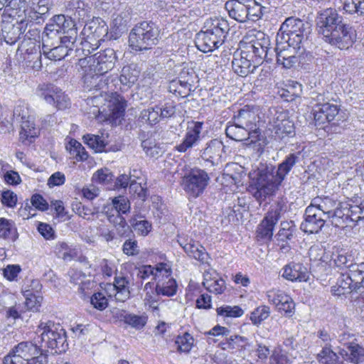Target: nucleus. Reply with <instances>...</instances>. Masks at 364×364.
<instances>
[{
  "label": "nucleus",
  "instance_id": "55",
  "mask_svg": "<svg viewBox=\"0 0 364 364\" xmlns=\"http://www.w3.org/2000/svg\"><path fill=\"white\" fill-rule=\"evenodd\" d=\"M68 274L70 277V282L75 284H79V291L82 293H85V289H88L87 285L90 284V282L86 283L82 281V279L85 277V274L80 271L74 269H70Z\"/></svg>",
  "mask_w": 364,
  "mask_h": 364
},
{
  "label": "nucleus",
  "instance_id": "29",
  "mask_svg": "<svg viewBox=\"0 0 364 364\" xmlns=\"http://www.w3.org/2000/svg\"><path fill=\"white\" fill-rule=\"evenodd\" d=\"M225 8L228 11L229 16L239 22L248 21V6L238 1H231L225 4Z\"/></svg>",
  "mask_w": 364,
  "mask_h": 364
},
{
  "label": "nucleus",
  "instance_id": "9",
  "mask_svg": "<svg viewBox=\"0 0 364 364\" xmlns=\"http://www.w3.org/2000/svg\"><path fill=\"white\" fill-rule=\"evenodd\" d=\"M318 33L325 39L336 28L339 29L343 23V18L333 8L323 9L318 13L316 19Z\"/></svg>",
  "mask_w": 364,
  "mask_h": 364
},
{
  "label": "nucleus",
  "instance_id": "50",
  "mask_svg": "<svg viewBox=\"0 0 364 364\" xmlns=\"http://www.w3.org/2000/svg\"><path fill=\"white\" fill-rule=\"evenodd\" d=\"M18 123L21 124V131L20 132L21 138L29 139L36 136V127L32 117H30L26 119H23L18 122Z\"/></svg>",
  "mask_w": 364,
  "mask_h": 364
},
{
  "label": "nucleus",
  "instance_id": "41",
  "mask_svg": "<svg viewBox=\"0 0 364 364\" xmlns=\"http://www.w3.org/2000/svg\"><path fill=\"white\" fill-rule=\"evenodd\" d=\"M159 111H160L159 106L145 109L141 112L139 119L142 123L156 124L160 121Z\"/></svg>",
  "mask_w": 364,
  "mask_h": 364
},
{
  "label": "nucleus",
  "instance_id": "46",
  "mask_svg": "<svg viewBox=\"0 0 364 364\" xmlns=\"http://www.w3.org/2000/svg\"><path fill=\"white\" fill-rule=\"evenodd\" d=\"M333 259L335 264L341 268H346L349 270L353 264L351 255H348L345 250H337L333 253Z\"/></svg>",
  "mask_w": 364,
  "mask_h": 364
},
{
  "label": "nucleus",
  "instance_id": "60",
  "mask_svg": "<svg viewBox=\"0 0 364 364\" xmlns=\"http://www.w3.org/2000/svg\"><path fill=\"white\" fill-rule=\"evenodd\" d=\"M16 228L13 221L4 218H0V237L9 238L13 233H15Z\"/></svg>",
  "mask_w": 364,
  "mask_h": 364
},
{
  "label": "nucleus",
  "instance_id": "21",
  "mask_svg": "<svg viewBox=\"0 0 364 364\" xmlns=\"http://www.w3.org/2000/svg\"><path fill=\"white\" fill-rule=\"evenodd\" d=\"M108 32L106 23L101 18L92 19L85 24L81 34L90 40L102 39Z\"/></svg>",
  "mask_w": 364,
  "mask_h": 364
},
{
  "label": "nucleus",
  "instance_id": "19",
  "mask_svg": "<svg viewBox=\"0 0 364 364\" xmlns=\"http://www.w3.org/2000/svg\"><path fill=\"white\" fill-rule=\"evenodd\" d=\"M225 146L218 139L210 141L205 148L200 151V156L208 161L212 166H218L221 161L222 154Z\"/></svg>",
  "mask_w": 364,
  "mask_h": 364
},
{
  "label": "nucleus",
  "instance_id": "14",
  "mask_svg": "<svg viewBox=\"0 0 364 364\" xmlns=\"http://www.w3.org/2000/svg\"><path fill=\"white\" fill-rule=\"evenodd\" d=\"M353 36L350 28L346 24L343 23L339 29L336 28L335 31L324 40L339 49L344 50L352 46L354 41Z\"/></svg>",
  "mask_w": 364,
  "mask_h": 364
},
{
  "label": "nucleus",
  "instance_id": "51",
  "mask_svg": "<svg viewBox=\"0 0 364 364\" xmlns=\"http://www.w3.org/2000/svg\"><path fill=\"white\" fill-rule=\"evenodd\" d=\"M338 294H346L350 293L353 289H355L358 287H355V284L346 273L342 274L340 278L338 279Z\"/></svg>",
  "mask_w": 364,
  "mask_h": 364
},
{
  "label": "nucleus",
  "instance_id": "26",
  "mask_svg": "<svg viewBox=\"0 0 364 364\" xmlns=\"http://www.w3.org/2000/svg\"><path fill=\"white\" fill-rule=\"evenodd\" d=\"M282 31L290 32L301 35L302 37H309L311 32V27L309 23L294 17L287 18L281 25Z\"/></svg>",
  "mask_w": 364,
  "mask_h": 364
},
{
  "label": "nucleus",
  "instance_id": "8",
  "mask_svg": "<svg viewBox=\"0 0 364 364\" xmlns=\"http://www.w3.org/2000/svg\"><path fill=\"white\" fill-rule=\"evenodd\" d=\"M210 178L201 169H193L182 179L183 190L191 197L197 198L203 193L208 184Z\"/></svg>",
  "mask_w": 364,
  "mask_h": 364
},
{
  "label": "nucleus",
  "instance_id": "17",
  "mask_svg": "<svg viewBox=\"0 0 364 364\" xmlns=\"http://www.w3.org/2000/svg\"><path fill=\"white\" fill-rule=\"evenodd\" d=\"M282 277L292 282H306L309 279L308 268L301 262H290L282 269Z\"/></svg>",
  "mask_w": 364,
  "mask_h": 364
},
{
  "label": "nucleus",
  "instance_id": "13",
  "mask_svg": "<svg viewBox=\"0 0 364 364\" xmlns=\"http://www.w3.org/2000/svg\"><path fill=\"white\" fill-rule=\"evenodd\" d=\"M203 123L202 122H188L186 132L181 144L176 146V149L181 153L196 146L200 139V134Z\"/></svg>",
  "mask_w": 364,
  "mask_h": 364
},
{
  "label": "nucleus",
  "instance_id": "34",
  "mask_svg": "<svg viewBox=\"0 0 364 364\" xmlns=\"http://www.w3.org/2000/svg\"><path fill=\"white\" fill-rule=\"evenodd\" d=\"M129 282L122 276L115 277L114 286L116 290L115 299L117 301L124 302L130 296L129 287Z\"/></svg>",
  "mask_w": 364,
  "mask_h": 364
},
{
  "label": "nucleus",
  "instance_id": "30",
  "mask_svg": "<svg viewBox=\"0 0 364 364\" xmlns=\"http://www.w3.org/2000/svg\"><path fill=\"white\" fill-rule=\"evenodd\" d=\"M38 344L39 343L34 344L30 341L21 342L12 348V353H17L23 359L28 360L40 353L41 348Z\"/></svg>",
  "mask_w": 364,
  "mask_h": 364
},
{
  "label": "nucleus",
  "instance_id": "22",
  "mask_svg": "<svg viewBox=\"0 0 364 364\" xmlns=\"http://www.w3.org/2000/svg\"><path fill=\"white\" fill-rule=\"evenodd\" d=\"M343 202H341L342 203ZM341 203L337 205L336 200L329 198L328 196L321 198L316 197L312 199L310 206L315 208L318 211L323 213V216L327 219H331V223L333 224V217L336 211L340 208Z\"/></svg>",
  "mask_w": 364,
  "mask_h": 364
},
{
  "label": "nucleus",
  "instance_id": "24",
  "mask_svg": "<svg viewBox=\"0 0 364 364\" xmlns=\"http://www.w3.org/2000/svg\"><path fill=\"white\" fill-rule=\"evenodd\" d=\"M269 41L263 40V42L255 41L252 44L247 46V50L250 53V58L252 59L254 67H258L264 60L267 61L271 60L268 58L269 48H268Z\"/></svg>",
  "mask_w": 364,
  "mask_h": 364
},
{
  "label": "nucleus",
  "instance_id": "39",
  "mask_svg": "<svg viewBox=\"0 0 364 364\" xmlns=\"http://www.w3.org/2000/svg\"><path fill=\"white\" fill-rule=\"evenodd\" d=\"M23 296L25 297L24 308L26 311H38L43 297L40 294H36L32 292L30 289H25L23 291Z\"/></svg>",
  "mask_w": 364,
  "mask_h": 364
},
{
  "label": "nucleus",
  "instance_id": "44",
  "mask_svg": "<svg viewBox=\"0 0 364 364\" xmlns=\"http://www.w3.org/2000/svg\"><path fill=\"white\" fill-rule=\"evenodd\" d=\"M27 7L26 0H9L6 4V11H10L9 16L22 17L25 14Z\"/></svg>",
  "mask_w": 364,
  "mask_h": 364
},
{
  "label": "nucleus",
  "instance_id": "4",
  "mask_svg": "<svg viewBox=\"0 0 364 364\" xmlns=\"http://www.w3.org/2000/svg\"><path fill=\"white\" fill-rule=\"evenodd\" d=\"M160 31L152 21H142L134 26L129 35V46L136 51L151 49L159 40Z\"/></svg>",
  "mask_w": 364,
  "mask_h": 364
},
{
  "label": "nucleus",
  "instance_id": "6",
  "mask_svg": "<svg viewBox=\"0 0 364 364\" xmlns=\"http://www.w3.org/2000/svg\"><path fill=\"white\" fill-rule=\"evenodd\" d=\"M361 220H364V202L360 205L343 202L333 217V225L343 229Z\"/></svg>",
  "mask_w": 364,
  "mask_h": 364
},
{
  "label": "nucleus",
  "instance_id": "57",
  "mask_svg": "<svg viewBox=\"0 0 364 364\" xmlns=\"http://www.w3.org/2000/svg\"><path fill=\"white\" fill-rule=\"evenodd\" d=\"M12 127V117L10 111L0 105V132H9Z\"/></svg>",
  "mask_w": 364,
  "mask_h": 364
},
{
  "label": "nucleus",
  "instance_id": "62",
  "mask_svg": "<svg viewBox=\"0 0 364 364\" xmlns=\"http://www.w3.org/2000/svg\"><path fill=\"white\" fill-rule=\"evenodd\" d=\"M144 291L145 292L144 301L149 303L151 306L157 301V296L160 295L156 291V284L154 285L152 282H147L144 287Z\"/></svg>",
  "mask_w": 364,
  "mask_h": 364
},
{
  "label": "nucleus",
  "instance_id": "59",
  "mask_svg": "<svg viewBox=\"0 0 364 364\" xmlns=\"http://www.w3.org/2000/svg\"><path fill=\"white\" fill-rule=\"evenodd\" d=\"M217 313L223 316L237 318L242 316L244 311L238 306H225L218 308Z\"/></svg>",
  "mask_w": 364,
  "mask_h": 364
},
{
  "label": "nucleus",
  "instance_id": "49",
  "mask_svg": "<svg viewBox=\"0 0 364 364\" xmlns=\"http://www.w3.org/2000/svg\"><path fill=\"white\" fill-rule=\"evenodd\" d=\"M355 284V287L361 284L364 287V262L353 263L347 273Z\"/></svg>",
  "mask_w": 364,
  "mask_h": 364
},
{
  "label": "nucleus",
  "instance_id": "45",
  "mask_svg": "<svg viewBox=\"0 0 364 364\" xmlns=\"http://www.w3.org/2000/svg\"><path fill=\"white\" fill-rule=\"evenodd\" d=\"M316 101H318L323 112H325L326 117L328 122L333 121L336 116L338 114L339 108L337 105L330 103L328 102H325L323 96L318 95L316 97Z\"/></svg>",
  "mask_w": 364,
  "mask_h": 364
},
{
  "label": "nucleus",
  "instance_id": "32",
  "mask_svg": "<svg viewBox=\"0 0 364 364\" xmlns=\"http://www.w3.org/2000/svg\"><path fill=\"white\" fill-rule=\"evenodd\" d=\"M299 161V156L296 154H290L284 160L278 165L277 170L274 172L276 176L282 182L291 171L294 166Z\"/></svg>",
  "mask_w": 364,
  "mask_h": 364
},
{
  "label": "nucleus",
  "instance_id": "48",
  "mask_svg": "<svg viewBox=\"0 0 364 364\" xmlns=\"http://www.w3.org/2000/svg\"><path fill=\"white\" fill-rule=\"evenodd\" d=\"M318 359L321 364H340L338 355L330 346H323L322 350L318 354Z\"/></svg>",
  "mask_w": 364,
  "mask_h": 364
},
{
  "label": "nucleus",
  "instance_id": "52",
  "mask_svg": "<svg viewBox=\"0 0 364 364\" xmlns=\"http://www.w3.org/2000/svg\"><path fill=\"white\" fill-rule=\"evenodd\" d=\"M194 339L188 333H185L183 336H178L176 341L177 350L179 352L188 353L193 345Z\"/></svg>",
  "mask_w": 364,
  "mask_h": 364
},
{
  "label": "nucleus",
  "instance_id": "20",
  "mask_svg": "<svg viewBox=\"0 0 364 364\" xmlns=\"http://www.w3.org/2000/svg\"><path fill=\"white\" fill-rule=\"evenodd\" d=\"M156 291L158 294L165 296H172L176 294L178 285L171 277V269L166 265V273L161 274L156 280Z\"/></svg>",
  "mask_w": 364,
  "mask_h": 364
},
{
  "label": "nucleus",
  "instance_id": "43",
  "mask_svg": "<svg viewBox=\"0 0 364 364\" xmlns=\"http://www.w3.org/2000/svg\"><path fill=\"white\" fill-rule=\"evenodd\" d=\"M341 6L338 9L343 13L348 14H357L358 16H363V6L355 0H340Z\"/></svg>",
  "mask_w": 364,
  "mask_h": 364
},
{
  "label": "nucleus",
  "instance_id": "61",
  "mask_svg": "<svg viewBox=\"0 0 364 364\" xmlns=\"http://www.w3.org/2000/svg\"><path fill=\"white\" fill-rule=\"evenodd\" d=\"M146 317L135 314H127L124 321L126 323L136 329L142 328L146 323Z\"/></svg>",
  "mask_w": 364,
  "mask_h": 364
},
{
  "label": "nucleus",
  "instance_id": "38",
  "mask_svg": "<svg viewBox=\"0 0 364 364\" xmlns=\"http://www.w3.org/2000/svg\"><path fill=\"white\" fill-rule=\"evenodd\" d=\"M71 6L75 10L74 16L79 21L86 22L91 18V7L82 0H73Z\"/></svg>",
  "mask_w": 364,
  "mask_h": 364
},
{
  "label": "nucleus",
  "instance_id": "40",
  "mask_svg": "<svg viewBox=\"0 0 364 364\" xmlns=\"http://www.w3.org/2000/svg\"><path fill=\"white\" fill-rule=\"evenodd\" d=\"M1 31L4 41L10 45L15 43L22 33L21 27L11 23H6Z\"/></svg>",
  "mask_w": 364,
  "mask_h": 364
},
{
  "label": "nucleus",
  "instance_id": "28",
  "mask_svg": "<svg viewBox=\"0 0 364 364\" xmlns=\"http://www.w3.org/2000/svg\"><path fill=\"white\" fill-rule=\"evenodd\" d=\"M309 37L295 33L292 31L284 32L282 28H279L277 35V42L279 45L287 44L288 47L294 48H301V45L308 40Z\"/></svg>",
  "mask_w": 364,
  "mask_h": 364
},
{
  "label": "nucleus",
  "instance_id": "53",
  "mask_svg": "<svg viewBox=\"0 0 364 364\" xmlns=\"http://www.w3.org/2000/svg\"><path fill=\"white\" fill-rule=\"evenodd\" d=\"M282 228L276 235L277 240L278 241H287L291 240L296 230L295 225L289 223H282Z\"/></svg>",
  "mask_w": 364,
  "mask_h": 364
},
{
  "label": "nucleus",
  "instance_id": "1",
  "mask_svg": "<svg viewBox=\"0 0 364 364\" xmlns=\"http://www.w3.org/2000/svg\"><path fill=\"white\" fill-rule=\"evenodd\" d=\"M35 342L40 344L41 350H51L54 353H65L68 348L67 335L63 327L53 321H41L36 331Z\"/></svg>",
  "mask_w": 364,
  "mask_h": 364
},
{
  "label": "nucleus",
  "instance_id": "54",
  "mask_svg": "<svg viewBox=\"0 0 364 364\" xmlns=\"http://www.w3.org/2000/svg\"><path fill=\"white\" fill-rule=\"evenodd\" d=\"M308 254L311 261H321L327 263L329 259V255H326L325 249L319 245L311 246L309 250Z\"/></svg>",
  "mask_w": 364,
  "mask_h": 364
},
{
  "label": "nucleus",
  "instance_id": "5",
  "mask_svg": "<svg viewBox=\"0 0 364 364\" xmlns=\"http://www.w3.org/2000/svg\"><path fill=\"white\" fill-rule=\"evenodd\" d=\"M90 58V70L95 73V75L91 77V82L93 81L96 83L92 86L96 90L103 89L107 85L105 80L103 81V75L114 67L117 59L115 51L112 48H106Z\"/></svg>",
  "mask_w": 364,
  "mask_h": 364
},
{
  "label": "nucleus",
  "instance_id": "11",
  "mask_svg": "<svg viewBox=\"0 0 364 364\" xmlns=\"http://www.w3.org/2000/svg\"><path fill=\"white\" fill-rule=\"evenodd\" d=\"M268 301L274 304L279 312H284L288 317L294 314L295 304L293 299L284 291L271 289L267 292Z\"/></svg>",
  "mask_w": 364,
  "mask_h": 364
},
{
  "label": "nucleus",
  "instance_id": "47",
  "mask_svg": "<svg viewBox=\"0 0 364 364\" xmlns=\"http://www.w3.org/2000/svg\"><path fill=\"white\" fill-rule=\"evenodd\" d=\"M63 36L60 37V44L72 50L77 38V31L75 26H72L62 32Z\"/></svg>",
  "mask_w": 364,
  "mask_h": 364
},
{
  "label": "nucleus",
  "instance_id": "18",
  "mask_svg": "<svg viewBox=\"0 0 364 364\" xmlns=\"http://www.w3.org/2000/svg\"><path fill=\"white\" fill-rule=\"evenodd\" d=\"M232 67L234 72L241 77L247 76L257 68L254 67L250 53L245 50H242L240 55H234Z\"/></svg>",
  "mask_w": 364,
  "mask_h": 364
},
{
  "label": "nucleus",
  "instance_id": "31",
  "mask_svg": "<svg viewBox=\"0 0 364 364\" xmlns=\"http://www.w3.org/2000/svg\"><path fill=\"white\" fill-rule=\"evenodd\" d=\"M225 134L228 138L236 141L255 139V134H250V132H248L247 129L240 127V126H237L235 122L233 124L227 126Z\"/></svg>",
  "mask_w": 364,
  "mask_h": 364
},
{
  "label": "nucleus",
  "instance_id": "2",
  "mask_svg": "<svg viewBox=\"0 0 364 364\" xmlns=\"http://www.w3.org/2000/svg\"><path fill=\"white\" fill-rule=\"evenodd\" d=\"M204 28L205 30L198 33L196 38V47L203 53L211 52L222 46L230 30L228 21L222 18L208 20Z\"/></svg>",
  "mask_w": 364,
  "mask_h": 364
},
{
  "label": "nucleus",
  "instance_id": "3",
  "mask_svg": "<svg viewBox=\"0 0 364 364\" xmlns=\"http://www.w3.org/2000/svg\"><path fill=\"white\" fill-rule=\"evenodd\" d=\"M282 183L274 174L273 166H262L258 168L256 176L252 180V196L261 203L267 198L274 197Z\"/></svg>",
  "mask_w": 364,
  "mask_h": 364
},
{
  "label": "nucleus",
  "instance_id": "36",
  "mask_svg": "<svg viewBox=\"0 0 364 364\" xmlns=\"http://www.w3.org/2000/svg\"><path fill=\"white\" fill-rule=\"evenodd\" d=\"M165 264H159L156 267L151 265H144L138 269L137 277L141 280H145L149 277L153 276L155 281L161 277V274L166 273Z\"/></svg>",
  "mask_w": 364,
  "mask_h": 364
},
{
  "label": "nucleus",
  "instance_id": "63",
  "mask_svg": "<svg viewBox=\"0 0 364 364\" xmlns=\"http://www.w3.org/2000/svg\"><path fill=\"white\" fill-rule=\"evenodd\" d=\"M93 180L99 183L107 185L114 180V176L108 168H104L95 172Z\"/></svg>",
  "mask_w": 364,
  "mask_h": 364
},
{
  "label": "nucleus",
  "instance_id": "42",
  "mask_svg": "<svg viewBox=\"0 0 364 364\" xmlns=\"http://www.w3.org/2000/svg\"><path fill=\"white\" fill-rule=\"evenodd\" d=\"M83 140L84 142L95 150V152L107 151L106 149L107 143L105 141L102 136L87 134L83 136Z\"/></svg>",
  "mask_w": 364,
  "mask_h": 364
},
{
  "label": "nucleus",
  "instance_id": "58",
  "mask_svg": "<svg viewBox=\"0 0 364 364\" xmlns=\"http://www.w3.org/2000/svg\"><path fill=\"white\" fill-rule=\"evenodd\" d=\"M299 50V48L288 47L287 44L279 45L277 42V47L274 48L276 56L282 58V60H284V58H297L296 54L297 50Z\"/></svg>",
  "mask_w": 364,
  "mask_h": 364
},
{
  "label": "nucleus",
  "instance_id": "27",
  "mask_svg": "<svg viewBox=\"0 0 364 364\" xmlns=\"http://www.w3.org/2000/svg\"><path fill=\"white\" fill-rule=\"evenodd\" d=\"M139 74L140 70L136 65L130 64L124 66L119 77V81L121 84L120 90L122 91H127L133 86L138 80Z\"/></svg>",
  "mask_w": 364,
  "mask_h": 364
},
{
  "label": "nucleus",
  "instance_id": "15",
  "mask_svg": "<svg viewBox=\"0 0 364 364\" xmlns=\"http://www.w3.org/2000/svg\"><path fill=\"white\" fill-rule=\"evenodd\" d=\"M193 71L191 73L188 69H183L180 73L179 80H172L169 84V90L174 94H178L181 97H186L191 94Z\"/></svg>",
  "mask_w": 364,
  "mask_h": 364
},
{
  "label": "nucleus",
  "instance_id": "12",
  "mask_svg": "<svg viewBox=\"0 0 364 364\" xmlns=\"http://www.w3.org/2000/svg\"><path fill=\"white\" fill-rule=\"evenodd\" d=\"M322 212L309 205L305 210L304 221L301 224V229L309 234L319 232L324 226L326 218Z\"/></svg>",
  "mask_w": 364,
  "mask_h": 364
},
{
  "label": "nucleus",
  "instance_id": "25",
  "mask_svg": "<svg viewBox=\"0 0 364 364\" xmlns=\"http://www.w3.org/2000/svg\"><path fill=\"white\" fill-rule=\"evenodd\" d=\"M178 244L183 249L185 252L190 257L201 262H204L208 253L203 246L193 239H179Z\"/></svg>",
  "mask_w": 364,
  "mask_h": 364
},
{
  "label": "nucleus",
  "instance_id": "35",
  "mask_svg": "<svg viewBox=\"0 0 364 364\" xmlns=\"http://www.w3.org/2000/svg\"><path fill=\"white\" fill-rule=\"evenodd\" d=\"M348 349V360L354 364H364V348L354 342L343 343Z\"/></svg>",
  "mask_w": 364,
  "mask_h": 364
},
{
  "label": "nucleus",
  "instance_id": "56",
  "mask_svg": "<svg viewBox=\"0 0 364 364\" xmlns=\"http://www.w3.org/2000/svg\"><path fill=\"white\" fill-rule=\"evenodd\" d=\"M270 309L267 306L257 307L250 316V320L254 324L258 325L269 316Z\"/></svg>",
  "mask_w": 364,
  "mask_h": 364
},
{
  "label": "nucleus",
  "instance_id": "10",
  "mask_svg": "<svg viewBox=\"0 0 364 364\" xmlns=\"http://www.w3.org/2000/svg\"><path fill=\"white\" fill-rule=\"evenodd\" d=\"M233 120L237 126L243 127L255 135V139L250 140L249 144L255 143L259 139V129L257 125L259 117L249 106L240 109L233 117Z\"/></svg>",
  "mask_w": 364,
  "mask_h": 364
},
{
  "label": "nucleus",
  "instance_id": "7",
  "mask_svg": "<svg viewBox=\"0 0 364 364\" xmlns=\"http://www.w3.org/2000/svg\"><path fill=\"white\" fill-rule=\"evenodd\" d=\"M36 94L58 110L68 109L71 105L68 96L53 84H40L36 88Z\"/></svg>",
  "mask_w": 364,
  "mask_h": 364
},
{
  "label": "nucleus",
  "instance_id": "64",
  "mask_svg": "<svg viewBox=\"0 0 364 364\" xmlns=\"http://www.w3.org/2000/svg\"><path fill=\"white\" fill-rule=\"evenodd\" d=\"M70 50L60 44L47 53V58L52 60H60L68 55Z\"/></svg>",
  "mask_w": 364,
  "mask_h": 364
},
{
  "label": "nucleus",
  "instance_id": "37",
  "mask_svg": "<svg viewBox=\"0 0 364 364\" xmlns=\"http://www.w3.org/2000/svg\"><path fill=\"white\" fill-rule=\"evenodd\" d=\"M106 215L108 221L114 225L118 235L120 237L128 235L131 232L130 227L122 215L108 213V211H106Z\"/></svg>",
  "mask_w": 364,
  "mask_h": 364
},
{
  "label": "nucleus",
  "instance_id": "33",
  "mask_svg": "<svg viewBox=\"0 0 364 364\" xmlns=\"http://www.w3.org/2000/svg\"><path fill=\"white\" fill-rule=\"evenodd\" d=\"M112 208L109 206L105 207L104 211H108V213L114 214H126L129 212L130 203L127 198L123 196L114 197L112 200Z\"/></svg>",
  "mask_w": 364,
  "mask_h": 364
},
{
  "label": "nucleus",
  "instance_id": "16",
  "mask_svg": "<svg viewBox=\"0 0 364 364\" xmlns=\"http://www.w3.org/2000/svg\"><path fill=\"white\" fill-rule=\"evenodd\" d=\"M279 219L278 210L269 211L257 228L258 240L267 242L272 240L275 225Z\"/></svg>",
  "mask_w": 364,
  "mask_h": 364
},
{
  "label": "nucleus",
  "instance_id": "23",
  "mask_svg": "<svg viewBox=\"0 0 364 364\" xmlns=\"http://www.w3.org/2000/svg\"><path fill=\"white\" fill-rule=\"evenodd\" d=\"M269 129L275 139H283L294 135V123L283 116H279Z\"/></svg>",
  "mask_w": 364,
  "mask_h": 364
}]
</instances>
